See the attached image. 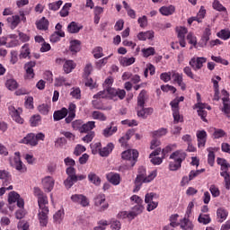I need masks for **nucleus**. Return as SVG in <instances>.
I'll use <instances>...</instances> for the list:
<instances>
[{
    "label": "nucleus",
    "instance_id": "f257e3e1",
    "mask_svg": "<svg viewBox=\"0 0 230 230\" xmlns=\"http://www.w3.org/2000/svg\"><path fill=\"white\" fill-rule=\"evenodd\" d=\"M64 163L66 166H67L66 169L67 178L64 181V185L66 188H67V190L73 188L75 183H76L78 181H84V179H87V176L84 174H76V169H75V166H76V162L75 159L66 157L64 159Z\"/></svg>",
    "mask_w": 230,
    "mask_h": 230
},
{
    "label": "nucleus",
    "instance_id": "f03ea898",
    "mask_svg": "<svg viewBox=\"0 0 230 230\" xmlns=\"http://www.w3.org/2000/svg\"><path fill=\"white\" fill-rule=\"evenodd\" d=\"M48 196L45 194L38 198V206L40 208L38 213V219L41 227L48 226V215H49V208H48Z\"/></svg>",
    "mask_w": 230,
    "mask_h": 230
},
{
    "label": "nucleus",
    "instance_id": "7ed1b4c3",
    "mask_svg": "<svg viewBox=\"0 0 230 230\" xmlns=\"http://www.w3.org/2000/svg\"><path fill=\"white\" fill-rule=\"evenodd\" d=\"M187 155L186 152L182 150H177L170 155V159H172V162L169 164V170L171 172H177L182 166V162L186 160Z\"/></svg>",
    "mask_w": 230,
    "mask_h": 230
},
{
    "label": "nucleus",
    "instance_id": "20e7f679",
    "mask_svg": "<svg viewBox=\"0 0 230 230\" xmlns=\"http://www.w3.org/2000/svg\"><path fill=\"white\" fill-rule=\"evenodd\" d=\"M217 163L220 166V175L225 179V188L226 190H230V172H229L230 164L227 160L220 157L217 158Z\"/></svg>",
    "mask_w": 230,
    "mask_h": 230
},
{
    "label": "nucleus",
    "instance_id": "39448f33",
    "mask_svg": "<svg viewBox=\"0 0 230 230\" xmlns=\"http://www.w3.org/2000/svg\"><path fill=\"white\" fill-rule=\"evenodd\" d=\"M137 157H139V152L136 149H128L121 154V158L124 161H128V164L131 167H134L136 163H137Z\"/></svg>",
    "mask_w": 230,
    "mask_h": 230
},
{
    "label": "nucleus",
    "instance_id": "423d86ee",
    "mask_svg": "<svg viewBox=\"0 0 230 230\" xmlns=\"http://www.w3.org/2000/svg\"><path fill=\"white\" fill-rule=\"evenodd\" d=\"M137 177H140L143 182H152V180L157 177V172L153 171L148 174V176H146V169H145V167H139Z\"/></svg>",
    "mask_w": 230,
    "mask_h": 230
},
{
    "label": "nucleus",
    "instance_id": "0eeeda50",
    "mask_svg": "<svg viewBox=\"0 0 230 230\" xmlns=\"http://www.w3.org/2000/svg\"><path fill=\"white\" fill-rule=\"evenodd\" d=\"M105 194H98L93 199L94 206H96L97 208H101L100 211H105L106 209H109V203L105 202Z\"/></svg>",
    "mask_w": 230,
    "mask_h": 230
},
{
    "label": "nucleus",
    "instance_id": "6e6552de",
    "mask_svg": "<svg viewBox=\"0 0 230 230\" xmlns=\"http://www.w3.org/2000/svg\"><path fill=\"white\" fill-rule=\"evenodd\" d=\"M70 199L72 202L79 204L82 208H87V206H89V199L84 194H73Z\"/></svg>",
    "mask_w": 230,
    "mask_h": 230
},
{
    "label": "nucleus",
    "instance_id": "1a4fd4ad",
    "mask_svg": "<svg viewBox=\"0 0 230 230\" xmlns=\"http://www.w3.org/2000/svg\"><path fill=\"white\" fill-rule=\"evenodd\" d=\"M206 62H207L206 58H192L190 60L189 64L194 71H199V69H202Z\"/></svg>",
    "mask_w": 230,
    "mask_h": 230
},
{
    "label": "nucleus",
    "instance_id": "9d476101",
    "mask_svg": "<svg viewBox=\"0 0 230 230\" xmlns=\"http://www.w3.org/2000/svg\"><path fill=\"white\" fill-rule=\"evenodd\" d=\"M35 66H37V62H35V61H29V62L25 63L24 70L26 73V78L28 80H31V79L35 78V72L33 70V67H35Z\"/></svg>",
    "mask_w": 230,
    "mask_h": 230
},
{
    "label": "nucleus",
    "instance_id": "9b49d317",
    "mask_svg": "<svg viewBox=\"0 0 230 230\" xmlns=\"http://www.w3.org/2000/svg\"><path fill=\"white\" fill-rule=\"evenodd\" d=\"M68 116L65 119L66 123L69 124L73 122V119L76 118V104L71 102L67 109Z\"/></svg>",
    "mask_w": 230,
    "mask_h": 230
},
{
    "label": "nucleus",
    "instance_id": "f8f14e48",
    "mask_svg": "<svg viewBox=\"0 0 230 230\" xmlns=\"http://www.w3.org/2000/svg\"><path fill=\"white\" fill-rule=\"evenodd\" d=\"M197 139H198V146L199 148L206 146V141L208 139V133L206 130H199L197 131Z\"/></svg>",
    "mask_w": 230,
    "mask_h": 230
},
{
    "label": "nucleus",
    "instance_id": "ddd939ff",
    "mask_svg": "<svg viewBox=\"0 0 230 230\" xmlns=\"http://www.w3.org/2000/svg\"><path fill=\"white\" fill-rule=\"evenodd\" d=\"M106 179L113 186H118L121 182V176L118 172H109L106 174Z\"/></svg>",
    "mask_w": 230,
    "mask_h": 230
},
{
    "label": "nucleus",
    "instance_id": "4468645a",
    "mask_svg": "<svg viewBox=\"0 0 230 230\" xmlns=\"http://www.w3.org/2000/svg\"><path fill=\"white\" fill-rule=\"evenodd\" d=\"M154 37H155V32H154V31H140L137 35V39L142 41L154 40Z\"/></svg>",
    "mask_w": 230,
    "mask_h": 230
},
{
    "label": "nucleus",
    "instance_id": "2eb2a0df",
    "mask_svg": "<svg viewBox=\"0 0 230 230\" xmlns=\"http://www.w3.org/2000/svg\"><path fill=\"white\" fill-rule=\"evenodd\" d=\"M21 143H23V145H29L30 146H37L38 145L34 133L27 134V136L21 140Z\"/></svg>",
    "mask_w": 230,
    "mask_h": 230
},
{
    "label": "nucleus",
    "instance_id": "dca6fc26",
    "mask_svg": "<svg viewBox=\"0 0 230 230\" xmlns=\"http://www.w3.org/2000/svg\"><path fill=\"white\" fill-rule=\"evenodd\" d=\"M43 188L46 191H51L55 187V180L51 176H47L42 180Z\"/></svg>",
    "mask_w": 230,
    "mask_h": 230
},
{
    "label": "nucleus",
    "instance_id": "f3484780",
    "mask_svg": "<svg viewBox=\"0 0 230 230\" xmlns=\"http://www.w3.org/2000/svg\"><path fill=\"white\" fill-rule=\"evenodd\" d=\"M9 111L13 121H15L16 123H20V125H22L24 123V119L21 118L19 111L15 110L13 106L9 107Z\"/></svg>",
    "mask_w": 230,
    "mask_h": 230
},
{
    "label": "nucleus",
    "instance_id": "a211bd4d",
    "mask_svg": "<svg viewBox=\"0 0 230 230\" xmlns=\"http://www.w3.org/2000/svg\"><path fill=\"white\" fill-rule=\"evenodd\" d=\"M7 24L10 26L12 30H15L17 26L21 23V16L19 15H13L9 16L7 19Z\"/></svg>",
    "mask_w": 230,
    "mask_h": 230
},
{
    "label": "nucleus",
    "instance_id": "6ab92c4d",
    "mask_svg": "<svg viewBox=\"0 0 230 230\" xmlns=\"http://www.w3.org/2000/svg\"><path fill=\"white\" fill-rule=\"evenodd\" d=\"M13 166L17 172H20V173H25L27 171L26 165L22 164L20 157H14Z\"/></svg>",
    "mask_w": 230,
    "mask_h": 230
},
{
    "label": "nucleus",
    "instance_id": "aec40b11",
    "mask_svg": "<svg viewBox=\"0 0 230 230\" xmlns=\"http://www.w3.org/2000/svg\"><path fill=\"white\" fill-rule=\"evenodd\" d=\"M64 118H67V108H62L59 111H54V121H60V119H64Z\"/></svg>",
    "mask_w": 230,
    "mask_h": 230
},
{
    "label": "nucleus",
    "instance_id": "412c9836",
    "mask_svg": "<svg viewBox=\"0 0 230 230\" xmlns=\"http://www.w3.org/2000/svg\"><path fill=\"white\" fill-rule=\"evenodd\" d=\"M93 128H96V122L95 121H88L83 124L81 128V134H87L89 132H93Z\"/></svg>",
    "mask_w": 230,
    "mask_h": 230
},
{
    "label": "nucleus",
    "instance_id": "4be33fe9",
    "mask_svg": "<svg viewBox=\"0 0 230 230\" xmlns=\"http://www.w3.org/2000/svg\"><path fill=\"white\" fill-rule=\"evenodd\" d=\"M112 150H114V144L109 143L103 148L101 147L99 155H101V157H109Z\"/></svg>",
    "mask_w": 230,
    "mask_h": 230
},
{
    "label": "nucleus",
    "instance_id": "5701e85b",
    "mask_svg": "<svg viewBox=\"0 0 230 230\" xmlns=\"http://www.w3.org/2000/svg\"><path fill=\"white\" fill-rule=\"evenodd\" d=\"M80 30H84V25L79 24L76 22H72L67 26V31L69 33H78Z\"/></svg>",
    "mask_w": 230,
    "mask_h": 230
},
{
    "label": "nucleus",
    "instance_id": "b1692460",
    "mask_svg": "<svg viewBox=\"0 0 230 230\" xmlns=\"http://www.w3.org/2000/svg\"><path fill=\"white\" fill-rule=\"evenodd\" d=\"M159 12L162 15L168 17L169 15H173V13H175V6L174 5L162 6L159 9Z\"/></svg>",
    "mask_w": 230,
    "mask_h": 230
},
{
    "label": "nucleus",
    "instance_id": "393cba45",
    "mask_svg": "<svg viewBox=\"0 0 230 230\" xmlns=\"http://www.w3.org/2000/svg\"><path fill=\"white\" fill-rule=\"evenodd\" d=\"M134 136V129H129L126 132V134L119 139L121 146H127V143H128L130 137Z\"/></svg>",
    "mask_w": 230,
    "mask_h": 230
},
{
    "label": "nucleus",
    "instance_id": "a878e982",
    "mask_svg": "<svg viewBox=\"0 0 230 230\" xmlns=\"http://www.w3.org/2000/svg\"><path fill=\"white\" fill-rule=\"evenodd\" d=\"M143 209H145V207H143V204L135 205L132 208V211L129 212L130 213L129 217H132L134 220L135 217H137V215H141V213H143Z\"/></svg>",
    "mask_w": 230,
    "mask_h": 230
},
{
    "label": "nucleus",
    "instance_id": "bb28decb",
    "mask_svg": "<svg viewBox=\"0 0 230 230\" xmlns=\"http://www.w3.org/2000/svg\"><path fill=\"white\" fill-rule=\"evenodd\" d=\"M180 227L183 230H193V223L188 217H184L180 221Z\"/></svg>",
    "mask_w": 230,
    "mask_h": 230
},
{
    "label": "nucleus",
    "instance_id": "cd10ccee",
    "mask_svg": "<svg viewBox=\"0 0 230 230\" xmlns=\"http://www.w3.org/2000/svg\"><path fill=\"white\" fill-rule=\"evenodd\" d=\"M228 215L229 212H227L226 208H220L217 210V220L220 222V224L226 220Z\"/></svg>",
    "mask_w": 230,
    "mask_h": 230
},
{
    "label": "nucleus",
    "instance_id": "c85d7f7f",
    "mask_svg": "<svg viewBox=\"0 0 230 230\" xmlns=\"http://www.w3.org/2000/svg\"><path fill=\"white\" fill-rule=\"evenodd\" d=\"M0 179L4 181L5 186H8L12 182V175L5 170H0Z\"/></svg>",
    "mask_w": 230,
    "mask_h": 230
},
{
    "label": "nucleus",
    "instance_id": "c756f323",
    "mask_svg": "<svg viewBox=\"0 0 230 230\" xmlns=\"http://www.w3.org/2000/svg\"><path fill=\"white\" fill-rule=\"evenodd\" d=\"M223 102V108H222V112L226 115V118L230 119V103H229V98L227 97H223L222 98Z\"/></svg>",
    "mask_w": 230,
    "mask_h": 230
},
{
    "label": "nucleus",
    "instance_id": "7c9ffc66",
    "mask_svg": "<svg viewBox=\"0 0 230 230\" xmlns=\"http://www.w3.org/2000/svg\"><path fill=\"white\" fill-rule=\"evenodd\" d=\"M82 42L78 40H74L70 42V51L72 53H78L82 49Z\"/></svg>",
    "mask_w": 230,
    "mask_h": 230
},
{
    "label": "nucleus",
    "instance_id": "2f4dec72",
    "mask_svg": "<svg viewBox=\"0 0 230 230\" xmlns=\"http://www.w3.org/2000/svg\"><path fill=\"white\" fill-rule=\"evenodd\" d=\"M116 132H118V127L109 126L103 129L102 136H104V137H111V136H114Z\"/></svg>",
    "mask_w": 230,
    "mask_h": 230
},
{
    "label": "nucleus",
    "instance_id": "473e14b6",
    "mask_svg": "<svg viewBox=\"0 0 230 230\" xmlns=\"http://www.w3.org/2000/svg\"><path fill=\"white\" fill-rule=\"evenodd\" d=\"M36 26L38 30H48L49 28V21L46 17H42L37 23Z\"/></svg>",
    "mask_w": 230,
    "mask_h": 230
},
{
    "label": "nucleus",
    "instance_id": "72a5a7b5",
    "mask_svg": "<svg viewBox=\"0 0 230 230\" xmlns=\"http://www.w3.org/2000/svg\"><path fill=\"white\" fill-rule=\"evenodd\" d=\"M75 67H76V65L73 60H66L63 66V69L66 75H69V73H71Z\"/></svg>",
    "mask_w": 230,
    "mask_h": 230
},
{
    "label": "nucleus",
    "instance_id": "f704fd0d",
    "mask_svg": "<svg viewBox=\"0 0 230 230\" xmlns=\"http://www.w3.org/2000/svg\"><path fill=\"white\" fill-rule=\"evenodd\" d=\"M93 119H97L98 121H107V116L105 113L98 111H94L92 112Z\"/></svg>",
    "mask_w": 230,
    "mask_h": 230
},
{
    "label": "nucleus",
    "instance_id": "c9c22d12",
    "mask_svg": "<svg viewBox=\"0 0 230 230\" xmlns=\"http://www.w3.org/2000/svg\"><path fill=\"white\" fill-rule=\"evenodd\" d=\"M30 44L25 43L21 49L19 58H28L30 57Z\"/></svg>",
    "mask_w": 230,
    "mask_h": 230
},
{
    "label": "nucleus",
    "instance_id": "e433bc0d",
    "mask_svg": "<svg viewBox=\"0 0 230 230\" xmlns=\"http://www.w3.org/2000/svg\"><path fill=\"white\" fill-rule=\"evenodd\" d=\"M146 102V91L142 90L137 96V107H144Z\"/></svg>",
    "mask_w": 230,
    "mask_h": 230
},
{
    "label": "nucleus",
    "instance_id": "4c0bfd02",
    "mask_svg": "<svg viewBox=\"0 0 230 230\" xmlns=\"http://www.w3.org/2000/svg\"><path fill=\"white\" fill-rule=\"evenodd\" d=\"M136 62L135 58H121L119 59L120 66H123V67H128V66H132Z\"/></svg>",
    "mask_w": 230,
    "mask_h": 230
},
{
    "label": "nucleus",
    "instance_id": "58836bf2",
    "mask_svg": "<svg viewBox=\"0 0 230 230\" xmlns=\"http://www.w3.org/2000/svg\"><path fill=\"white\" fill-rule=\"evenodd\" d=\"M88 181H90V182H93V184H94L95 186H100V184L102 183V179H100L98 175H96V173L94 172H90L88 174Z\"/></svg>",
    "mask_w": 230,
    "mask_h": 230
},
{
    "label": "nucleus",
    "instance_id": "ea45409f",
    "mask_svg": "<svg viewBox=\"0 0 230 230\" xmlns=\"http://www.w3.org/2000/svg\"><path fill=\"white\" fill-rule=\"evenodd\" d=\"M198 222H199V224H204V226H208V224L211 223V217L208 214H200Z\"/></svg>",
    "mask_w": 230,
    "mask_h": 230
},
{
    "label": "nucleus",
    "instance_id": "a19ab883",
    "mask_svg": "<svg viewBox=\"0 0 230 230\" xmlns=\"http://www.w3.org/2000/svg\"><path fill=\"white\" fill-rule=\"evenodd\" d=\"M92 105L98 111H111L112 109L111 106L105 107L100 101H93Z\"/></svg>",
    "mask_w": 230,
    "mask_h": 230
},
{
    "label": "nucleus",
    "instance_id": "79ce46f5",
    "mask_svg": "<svg viewBox=\"0 0 230 230\" xmlns=\"http://www.w3.org/2000/svg\"><path fill=\"white\" fill-rule=\"evenodd\" d=\"M64 4V2L62 0H58V2H53L49 4V10H51L52 12H58V10H60V6Z\"/></svg>",
    "mask_w": 230,
    "mask_h": 230
},
{
    "label": "nucleus",
    "instance_id": "37998d69",
    "mask_svg": "<svg viewBox=\"0 0 230 230\" xmlns=\"http://www.w3.org/2000/svg\"><path fill=\"white\" fill-rule=\"evenodd\" d=\"M166 134H168V129L165 128H161L158 130L152 132V136L155 138L163 137V136H166Z\"/></svg>",
    "mask_w": 230,
    "mask_h": 230
},
{
    "label": "nucleus",
    "instance_id": "c03bdc74",
    "mask_svg": "<svg viewBox=\"0 0 230 230\" xmlns=\"http://www.w3.org/2000/svg\"><path fill=\"white\" fill-rule=\"evenodd\" d=\"M5 87H7L9 91H15V89L19 87V84H17V81H15V79H9L5 83Z\"/></svg>",
    "mask_w": 230,
    "mask_h": 230
},
{
    "label": "nucleus",
    "instance_id": "a18cd8bd",
    "mask_svg": "<svg viewBox=\"0 0 230 230\" xmlns=\"http://www.w3.org/2000/svg\"><path fill=\"white\" fill-rule=\"evenodd\" d=\"M143 57L145 58H148V57H152L155 55V49L154 47H149L147 49H142Z\"/></svg>",
    "mask_w": 230,
    "mask_h": 230
},
{
    "label": "nucleus",
    "instance_id": "49530a36",
    "mask_svg": "<svg viewBox=\"0 0 230 230\" xmlns=\"http://www.w3.org/2000/svg\"><path fill=\"white\" fill-rule=\"evenodd\" d=\"M179 220V214H172L169 217V225L172 226V227H179L180 223L178 222Z\"/></svg>",
    "mask_w": 230,
    "mask_h": 230
},
{
    "label": "nucleus",
    "instance_id": "de8ad7c7",
    "mask_svg": "<svg viewBox=\"0 0 230 230\" xmlns=\"http://www.w3.org/2000/svg\"><path fill=\"white\" fill-rule=\"evenodd\" d=\"M72 4L71 3H66L65 5L62 7V9L59 12V14L61 17H67L69 15V8H71Z\"/></svg>",
    "mask_w": 230,
    "mask_h": 230
},
{
    "label": "nucleus",
    "instance_id": "09e8293b",
    "mask_svg": "<svg viewBox=\"0 0 230 230\" xmlns=\"http://www.w3.org/2000/svg\"><path fill=\"white\" fill-rule=\"evenodd\" d=\"M55 85L57 87H62V85L69 86L71 84L67 83V80L64 76H59L56 79Z\"/></svg>",
    "mask_w": 230,
    "mask_h": 230
},
{
    "label": "nucleus",
    "instance_id": "8fccbe9b",
    "mask_svg": "<svg viewBox=\"0 0 230 230\" xmlns=\"http://www.w3.org/2000/svg\"><path fill=\"white\" fill-rule=\"evenodd\" d=\"M207 150L208 152V164H209V166H213V164H215V152L211 147L208 148Z\"/></svg>",
    "mask_w": 230,
    "mask_h": 230
},
{
    "label": "nucleus",
    "instance_id": "3c124183",
    "mask_svg": "<svg viewBox=\"0 0 230 230\" xmlns=\"http://www.w3.org/2000/svg\"><path fill=\"white\" fill-rule=\"evenodd\" d=\"M82 127H84V121L82 119H75L72 122V128L78 130L80 134L82 133Z\"/></svg>",
    "mask_w": 230,
    "mask_h": 230
},
{
    "label": "nucleus",
    "instance_id": "603ef678",
    "mask_svg": "<svg viewBox=\"0 0 230 230\" xmlns=\"http://www.w3.org/2000/svg\"><path fill=\"white\" fill-rule=\"evenodd\" d=\"M41 121L42 118L40 115H34L30 119L31 127H38V125H40Z\"/></svg>",
    "mask_w": 230,
    "mask_h": 230
},
{
    "label": "nucleus",
    "instance_id": "864d4df0",
    "mask_svg": "<svg viewBox=\"0 0 230 230\" xmlns=\"http://www.w3.org/2000/svg\"><path fill=\"white\" fill-rule=\"evenodd\" d=\"M20 198H21V195H19V193L15 191H11L9 193V198H8L9 204H13L17 202Z\"/></svg>",
    "mask_w": 230,
    "mask_h": 230
},
{
    "label": "nucleus",
    "instance_id": "5fc2aeb1",
    "mask_svg": "<svg viewBox=\"0 0 230 230\" xmlns=\"http://www.w3.org/2000/svg\"><path fill=\"white\" fill-rule=\"evenodd\" d=\"M90 146H91L92 154H93V155H96V154H100V152L102 150V143L101 142L92 144V145H90Z\"/></svg>",
    "mask_w": 230,
    "mask_h": 230
},
{
    "label": "nucleus",
    "instance_id": "6e6d98bb",
    "mask_svg": "<svg viewBox=\"0 0 230 230\" xmlns=\"http://www.w3.org/2000/svg\"><path fill=\"white\" fill-rule=\"evenodd\" d=\"M93 55L94 58H102V57H103V48L95 47L93 49Z\"/></svg>",
    "mask_w": 230,
    "mask_h": 230
},
{
    "label": "nucleus",
    "instance_id": "4d7b16f0",
    "mask_svg": "<svg viewBox=\"0 0 230 230\" xmlns=\"http://www.w3.org/2000/svg\"><path fill=\"white\" fill-rule=\"evenodd\" d=\"M178 33V39H186V33H188V29L186 27L176 28Z\"/></svg>",
    "mask_w": 230,
    "mask_h": 230
},
{
    "label": "nucleus",
    "instance_id": "13d9d810",
    "mask_svg": "<svg viewBox=\"0 0 230 230\" xmlns=\"http://www.w3.org/2000/svg\"><path fill=\"white\" fill-rule=\"evenodd\" d=\"M172 71L162 73L160 75V80H162L163 82H164L166 84V83L170 82V80H172Z\"/></svg>",
    "mask_w": 230,
    "mask_h": 230
},
{
    "label": "nucleus",
    "instance_id": "bf43d9fd",
    "mask_svg": "<svg viewBox=\"0 0 230 230\" xmlns=\"http://www.w3.org/2000/svg\"><path fill=\"white\" fill-rule=\"evenodd\" d=\"M63 218H64V211L62 210H58L53 216V219H54V222H56V224H60Z\"/></svg>",
    "mask_w": 230,
    "mask_h": 230
},
{
    "label": "nucleus",
    "instance_id": "052dcab7",
    "mask_svg": "<svg viewBox=\"0 0 230 230\" xmlns=\"http://www.w3.org/2000/svg\"><path fill=\"white\" fill-rule=\"evenodd\" d=\"M70 95L72 96V98H75V100H80V98H82V91L80 90V88H73Z\"/></svg>",
    "mask_w": 230,
    "mask_h": 230
},
{
    "label": "nucleus",
    "instance_id": "680f3d73",
    "mask_svg": "<svg viewBox=\"0 0 230 230\" xmlns=\"http://www.w3.org/2000/svg\"><path fill=\"white\" fill-rule=\"evenodd\" d=\"M206 17V9L204 8V6H201L197 16V22H202V19H204Z\"/></svg>",
    "mask_w": 230,
    "mask_h": 230
},
{
    "label": "nucleus",
    "instance_id": "e2e57ef3",
    "mask_svg": "<svg viewBox=\"0 0 230 230\" xmlns=\"http://www.w3.org/2000/svg\"><path fill=\"white\" fill-rule=\"evenodd\" d=\"M18 230H30V224L27 221L21 220L17 224Z\"/></svg>",
    "mask_w": 230,
    "mask_h": 230
},
{
    "label": "nucleus",
    "instance_id": "0e129e2a",
    "mask_svg": "<svg viewBox=\"0 0 230 230\" xmlns=\"http://www.w3.org/2000/svg\"><path fill=\"white\" fill-rule=\"evenodd\" d=\"M91 73H93V64L88 63V64H86V66H84V78H89V75H91Z\"/></svg>",
    "mask_w": 230,
    "mask_h": 230
},
{
    "label": "nucleus",
    "instance_id": "69168bd1",
    "mask_svg": "<svg viewBox=\"0 0 230 230\" xmlns=\"http://www.w3.org/2000/svg\"><path fill=\"white\" fill-rule=\"evenodd\" d=\"M217 37H219V39H223V40H227L228 39H230V31L226 30H222L217 33Z\"/></svg>",
    "mask_w": 230,
    "mask_h": 230
},
{
    "label": "nucleus",
    "instance_id": "338daca9",
    "mask_svg": "<svg viewBox=\"0 0 230 230\" xmlns=\"http://www.w3.org/2000/svg\"><path fill=\"white\" fill-rule=\"evenodd\" d=\"M94 136H96L94 131H90V132L86 133V136H84L83 137V141L84 143H91V141H93V139H94Z\"/></svg>",
    "mask_w": 230,
    "mask_h": 230
},
{
    "label": "nucleus",
    "instance_id": "774afa93",
    "mask_svg": "<svg viewBox=\"0 0 230 230\" xmlns=\"http://www.w3.org/2000/svg\"><path fill=\"white\" fill-rule=\"evenodd\" d=\"M85 146H82V145H77L74 150V155H76L78 157V155H82V154H84V152H85Z\"/></svg>",
    "mask_w": 230,
    "mask_h": 230
}]
</instances>
